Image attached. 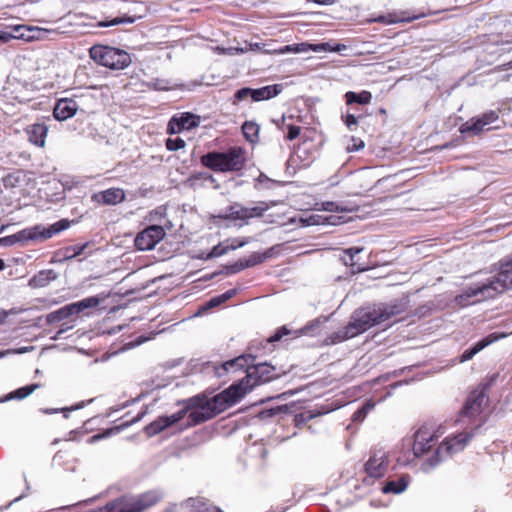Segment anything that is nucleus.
<instances>
[{
    "mask_svg": "<svg viewBox=\"0 0 512 512\" xmlns=\"http://www.w3.org/2000/svg\"><path fill=\"white\" fill-rule=\"evenodd\" d=\"M405 309V303L398 300L359 308L352 313L348 324L332 333L328 339L331 344H337L354 338L371 327L382 324L392 317L403 313Z\"/></svg>",
    "mask_w": 512,
    "mask_h": 512,
    "instance_id": "f257e3e1",
    "label": "nucleus"
},
{
    "mask_svg": "<svg viewBox=\"0 0 512 512\" xmlns=\"http://www.w3.org/2000/svg\"><path fill=\"white\" fill-rule=\"evenodd\" d=\"M245 394L244 383L237 382L211 398L198 395L188 399V423L197 425L212 419L238 403Z\"/></svg>",
    "mask_w": 512,
    "mask_h": 512,
    "instance_id": "f03ea898",
    "label": "nucleus"
},
{
    "mask_svg": "<svg viewBox=\"0 0 512 512\" xmlns=\"http://www.w3.org/2000/svg\"><path fill=\"white\" fill-rule=\"evenodd\" d=\"M203 166L215 172H237L246 162L245 152L240 147H232L226 152H209L201 156Z\"/></svg>",
    "mask_w": 512,
    "mask_h": 512,
    "instance_id": "7ed1b4c3",
    "label": "nucleus"
},
{
    "mask_svg": "<svg viewBox=\"0 0 512 512\" xmlns=\"http://www.w3.org/2000/svg\"><path fill=\"white\" fill-rule=\"evenodd\" d=\"M472 434L462 432L453 437H447L435 450L434 454L428 458L422 465L425 472H429L439 463L451 457L453 454L462 451L471 439Z\"/></svg>",
    "mask_w": 512,
    "mask_h": 512,
    "instance_id": "20e7f679",
    "label": "nucleus"
},
{
    "mask_svg": "<svg viewBox=\"0 0 512 512\" xmlns=\"http://www.w3.org/2000/svg\"><path fill=\"white\" fill-rule=\"evenodd\" d=\"M162 498L159 491H148L132 498H121L106 505L108 512H142Z\"/></svg>",
    "mask_w": 512,
    "mask_h": 512,
    "instance_id": "39448f33",
    "label": "nucleus"
},
{
    "mask_svg": "<svg viewBox=\"0 0 512 512\" xmlns=\"http://www.w3.org/2000/svg\"><path fill=\"white\" fill-rule=\"evenodd\" d=\"M90 57L96 63L114 70L124 69L131 63V57L126 51L103 45L91 47Z\"/></svg>",
    "mask_w": 512,
    "mask_h": 512,
    "instance_id": "423d86ee",
    "label": "nucleus"
},
{
    "mask_svg": "<svg viewBox=\"0 0 512 512\" xmlns=\"http://www.w3.org/2000/svg\"><path fill=\"white\" fill-rule=\"evenodd\" d=\"M70 224L71 222L69 220L62 219L48 227L35 225L17 232L16 240H18V243L22 245L27 244L29 241H44L68 229Z\"/></svg>",
    "mask_w": 512,
    "mask_h": 512,
    "instance_id": "0eeeda50",
    "label": "nucleus"
},
{
    "mask_svg": "<svg viewBox=\"0 0 512 512\" xmlns=\"http://www.w3.org/2000/svg\"><path fill=\"white\" fill-rule=\"evenodd\" d=\"M496 378L497 375L494 374L488 383L480 384L471 392L461 412L462 418L474 420L481 415L484 405L488 402V390Z\"/></svg>",
    "mask_w": 512,
    "mask_h": 512,
    "instance_id": "6e6552de",
    "label": "nucleus"
},
{
    "mask_svg": "<svg viewBox=\"0 0 512 512\" xmlns=\"http://www.w3.org/2000/svg\"><path fill=\"white\" fill-rule=\"evenodd\" d=\"M277 377L278 374L274 366L268 363H259L248 367L245 378L241 379L239 383H244L245 393H247L255 386L269 382Z\"/></svg>",
    "mask_w": 512,
    "mask_h": 512,
    "instance_id": "1a4fd4ad",
    "label": "nucleus"
},
{
    "mask_svg": "<svg viewBox=\"0 0 512 512\" xmlns=\"http://www.w3.org/2000/svg\"><path fill=\"white\" fill-rule=\"evenodd\" d=\"M486 283L494 297L512 289V254L501 262L498 273Z\"/></svg>",
    "mask_w": 512,
    "mask_h": 512,
    "instance_id": "9d476101",
    "label": "nucleus"
},
{
    "mask_svg": "<svg viewBox=\"0 0 512 512\" xmlns=\"http://www.w3.org/2000/svg\"><path fill=\"white\" fill-rule=\"evenodd\" d=\"M490 298L494 296L487 283L483 282L465 288L460 295L456 296L455 302L461 307H466Z\"/></svg>",
    "mask_w": 512,
    "mask_h": 512,
    "instance_id": "9b49d317",
    "label": "nucleus"
},
{
    "mask_svg": "<svg viewBox=\"0 0 512 512\" xmlns=\"http://www.w3.org/2000/svg\"><path fill=\"white\" fill-rule=\"evenodd\" d=\"M490 298L494 296L487 283L483 282L465 288L460 295L456 296L455 302L461 307H466Z\"/></svg>",
    "mask_w": 512,
    "mask_h": 512,
    "instance_id": "f8f14e48",
    "label": "nucleus"
},
{
    "mask_svg": "<svg viewBox=\"0 0 512 512\" xmlns=\"http://www.w3.org/2000/svg\"><path fill=\"white\" fill-rule=\"evenodd\" d=\"M165 235L166 232L161 225H150L136 235L135 247L140 251L152 250Z\"/></svg>",
    "mask_w": 512,
    "mask_h": 512,
    "instance_id": "ddd939ff",
    "label": "nucleus"
},
{
    "mask_svg": "<svg viewBox=\"0 0 512 512\" xmlns=\"http://www.w3.org/2000/svg\"><path fill=\"white\" fill-rule=\"evenodd\" d=\"M439 435L432 426L423 425L414 434L413 453L420 457L428 452L437 442Z\"/></svg>",
    "mask_w": 512,
    "mask_h": 512,
    "instance_id": "4468645a",
    "label": "nucleus"
},
{
    "mask_svg": "<svg viewBox=\"0 0 512 512\" xmlns=\"http://www.w3.org/2000/svg\"><path fill=\"white\" fill-rule=\"evenodd\" d=\"M388 452L383 449H375L365 464V471L370 478H381L388 470Z\"/></svg>",
    "mask_w": 512,
    "mask_h": 512,
    "instance_id": "2eb2a0df",
    "label": "nucleus"
},
{
    "mask_svg": "<svg viewBox=\"0 0 512 512\" xmlns=\"http://www.w3.org/2000/svg\"><path fill=\"white\" fill-rule=\"evenodd\" d=\"M499 118L496 111H488L479 117H473L461 125V133L478 134L486 129V127L494 123ZM489 130V128H487Z\"/></svg>",
    "mask_w": 512,
    "mask_h": 512,
    "instance_id": "dca6fc26",
    "label": "nucleus"
},
{
    "mask_svg": "<svg viewBox=\"0 0 512 512\" xmlns=\"http://www.w3.org/2000/svg\"><path fill=\"white\" fill-rule=\"evenodd\" d=\"M189 409L187 407L174 413L170 416H160L149 425L146 426L145 431L148 436H155L162 432L164 429L170 427L171 425L177 423L187 414Z\"/></svg>",
    "mask_w": 512,
    "mask_h": 512,
    "instance_id": "f3484780",
    "label": "nucleus"
},
{
    "mask_svg": "<svg viewBox=\"0 0 512 512\" xmlns=\"http://www.w3.org/2000/svg\"><path fill=\"white\" fill-rule=\"evenodd\" d=\"M91 198L99 205H116L125 200V192L121 188H110L94 193Z\"/></svg>",
    "mask_w": 512,
    "mask_h": 512,
    "instance_id": "a211bd4d",
    "label": "nucleus"
},
{
    "mask_svg": "<svg viewBox=\"0 0 512 512\" xmlns=\"http://www.w3.org/2000/svg\"><path fill=\"white\" fill-rule=\"evenodd\" d=\"M78 108L79 105L77 104L76 100L72 98H62L56 102L53 115L55 119L59 121H65L73 117L76 114Z\"/></svg>",
    "mask_w": 512,
    "mask_h": 512,
    "instance_id": "6ab92c4d",
    "label": "nucleus"
},
{
    "mask_svg": "<svg viewBox=\"0 0 512 512\" xmlns=\"http://www.w3.org/2000/svg\"><path fill=\"white\" fill-rule=\"evenodd\" d=\"M48 130V126L44 123H33L26 127L25 132L31 144L43 148L45 146Z\"/></svg>",
    "mask_w": 512,
    "mask_h": 512,
    "instance_id": "aec40b11",
    "label": "nucleus"
},
{
    "mask_svg": "<svg viewBox=\"0 0 512 512\" xmlns=\"http://www.w3.org/2000/svg\"><path fill=\"white\" fill-rule=\"evenodd\" d=\"M250 360H251L250 356L249 357H246V356L236 357L234 359L224 362L220 366L214 367L215 374L218 377H222L230 370L237 371V370L245 369L247 371V368L251 366L249 364Z\"/></svg>",
    "mask_w": 512,
    "mask_h": 512,
    "instance_id": "412c9836",
    "label": "nucleus"
},
{
    "mask_svg": "<svg viewBox=\"0 0 512 512\" xmlns=\"http://www.w3.org/2000/svg\"><path fill=\"white\" fill-rule=\"evenodd\" d=\"M15 34H12L7 31H0V42H8L10 39H25L31 40L33 38H38L39 36L30 35L28 33L37 31L38 33L42 31V29H32L23 25H18L14 27Z\"/></svg>",
    "mask_w": 512,
    "mask_h": 512,
    "instance_id": "4be33fe9",
    "label": "nucleus"
},
{
    "mask_svg": "<svg viewBox=\"0 0 512 512\" xmlns=\"http://www.w3.org/2000/svg\"><path fill=\"white\" fill-rule=\"evenodd\" d=\"M504 336L505 335H497L495 333L489 334L488 336L477 342L473 347L466 349L461 355L460 361L466 362L472 359L477 353H479L485 347H487L488 345L492 344L493 342Z\"/></svg>",
    "mask_w": 512,
    "mask_h": 512,
    "instance_id": "5701e85b",
    "label": "nucleus"
},
{
    "mask_svg": "<svg viewBox=\"0 0 512 512\" xmlns=\"http://www.w3.org/2000/svg\"><path fill=\"white\" fill-rule=\"evenodd\" d=\"M283 90L281 84L267 85L258 89H252V100L255 102L269 100L279 95Z\"/></svg>",
    "mask_w": 512,
    "mask_h": 512,
    "instance_id": "b1692460",
    "label": "nucleus"
},
{
    "mask_svg": "<svg viewBox=\"0 0 512 512\" xmlns=\"http://www.w3.org/2000/svg\"><path fill=\"white\" fill-rule=\"evenodd\" d=\"M57 278V273L52 269L41 270L35 274L28 285L32 288H42Z\"/></svg>",
    "mask_w": 512,
    "mask_h": 512,
    "instance_id": "393cba45",
    "label": "nucleus"
},
{
    "mask_svg": "<svg viewBox=\"0 0 512 512\" xmlns=\"http://www.w3.org/2000/svg\"><path fill=\"white\" fill-rule=\"evenodd\" d=\"M408 484L409 476L404 475L396 480L387 481L386 484L382 487V492L385 494H400L407 489Z\"/></svg>",
    "mask_w": 512,
    "mask_h": 512,
    "instance_id": "a878e982",
    "label": "nucleus"
},
{
    "mask_svg": "<svg viewBox=\"0 0 512 512\" xmlns=\"http://www.w3.org/2000/svg\"><path fill=\"white\" fill-rule=\"evenodd\" d=\"M75 315L71 304L65 305L61 307L60 309L53 311L46 315V322L48 324H53L60 322L62 320H65L69 318L70 316Z\"/></svg>",
    "mask_w": 512,
    "mask_h": 512,
    "instance_id": "bb28decb",
    "label": "nucleus"
},
{
    "mask_svg": "<svg viewBox=\"0 0 512 512\" xmlns=\"http://www.w3.org/2000/svg\"><path fill=\"white\" fill-rule=\"evenodd\" d=\"M362 248L359 247H351L343 251V255L341 260L346 266H350L352 268H356L358 271L364 270L363 267L358 265V260H352V257H357L359 253L362 252Z\"/></svg>",
    "mask_w": 512,
    "mask_h": 512,
    "instance_id": "cd10ccee",
    "label": "nucleus"
},
{
    "mask_svg": "<svg viewBox=\"0 0 512 512\" xmlns=\"http://www.w3.org/2000/svg\"><path fill=\"white\" fill-rule=\"evenodd\" d=\"M223 219H231V220H242L247 223L248 214L247 207L241 206L239 204L231 205L228 208V213L225 216H220Z\"/></svg>",
    "mask_w": 512,
    "mask_h": 512,
    "instance_id": "c85d7f7f",
    "label": "nucleus"
},
{
    "mask_svg": "<svg viewBox=\"0 0 512 512\" xmlns=\"http://www.w3.org/2000/svg\"><path fill=\"white\" fill-rule=\"evenodd\" d=\"M317 151L308 147L306 143L301 144L296 152L297 157L302 161L303 166H308L315 159Z\"/></svg>",
    "mask_w": 512,
    "mask_h": 512,
    "instance_id": "c756f323",
    "label": "nucleus"
},
{
    "mask_svg": "<svg viewBox=\"0 0 512 512\" xmlns=\"http://www.w3.org/2000/svg\"><path fill=\"white\" fill-rule=\"evenodd\" d=\"M345 98L346 103L349 105L353 103L365 105L371 102L372 95L369 91H362L360 93L349 91L345 94Z\"/></svg>",
    "mask_w": 512,
    "mask_h": 512,
    "instance_id": "7c9ffc66",
    "label": "nucleus"
},
{
    "mask_svg": "<svg viewBox=\"0 0 512 512\" xmlns=\"http://www.w3.org/2000/svg\"><path fill=\"white\" fill-rule=\"evenodd\" d=\"M177 119L180 121V127H182L184 130H191L197 127L200 123L199 116L189 112H184L177 115Z\"/></svg>",
    "mask_w": 512,
    "mask_h": 512,
    "instance_id": "2f4dec72",
    "label": "nucleus"
},
{
    "mask_svg": "<svg viewBox=\"0 0 512 512\" xmlns=\"http://www.w3.org/2000/svg\"><path fill=\"white\" fill-rule=\"evenodd\" d=\"M100 303V300L96 296L87 297L85 299H82L78 302L71 303V307L75 314H78L88 308H94L98 306Z\"/></svg>",
    "mask_w": 512,
    "mask_h": 512,
    "instance_id": "473e14b6",
    "label": "nucleus"
},
{
    "mask_svg": "<svg viewBox=\"0 0 512 512\" xmlns=\"http://www.w3.org/2000/svg\"><path fill=\"white\" fill-rule=\"evenodd\" d=\"M259 129L258 124L251 121H246L242 125L243 135L251 143L258 141Z\"/></svg>",
    "mask_w": 512,
    "mask_h": 512,
    "instance_id": "72a5a7b5",
    "label": "nucleus"
},
{
    "mask_svg": "<svg viewBox=\"0 0 512 512\" xmlns=\"http://www.w3.org/2000/svg\"><path fill=\"white\" fill-rule=\"evenodd\" d=\"M40 387L39 384H31L27 385L21 388H18L14 391H12L8 396L7 399H24L28 397L30 394H32L36 389Z\"/></svg>",
    "mask_w": 512,
    "mask_h": 512,
    "instance_id": "f704fd0d",
    "label": "nucleus"
},
{
    "mask_svg": "<svg viewBox=\"0 0 512 512\" xmlns=\"http://www.w3.org/2000/svg\"><path fill=\"white\" fill-rule=\"evenodd\" d=\"M375 404L372 401H366L359 409H357L351 417L352 422H362L367 414L374 408Z\"/></svg>",
    "mask_w": 512,
    "mask_h": 512,
    "instance_id": "c9c22d12",
    "label": "nucleus"
},
{
    "mask_svg": "<svg viewBox=\"0 0 512 512\" xmlns=\"http://www.w3.org/2000/svg\"><path fill=\"white\" fill-rule=\"evenodd\" d=\"M238 293V290L237 289H230V290H227L226 292H224L223 294L219 295V296H216V297H213L211 298L207 304H206V307L207 308H213V307H216L222 303H224L225 301L231 299L232 297H234L236 294Z\"/></svg>",
    "mask_w": 512,
    "mask_h": 512,
    "instance_id": "e433bc0d",
    "label": "nucleus"
},
{
    "mask_svg": "<svg viewBox=\"0 0 512 512\" xmlns=\"http://www.w3.org/2000/svg\"><path fill=\"white\" fill-rule=\"evenodd\" d=\"M87 246H88V243L76 244V245H71V246L65 247L63 249L64 259H66V260L73 259L76 256L81 255L83 253V251L87 248Z\"/></svg>",
    "mask_w": 512,
    "mask_h": 512,
    "instance_id": "4c0bfd02",
    "label": "nucleus"
},
{
    "mask_svg": "<svg viewBox=\"0 0 512 512\" xmlns=\"http://www.w3.org/2000/svg\"><path fill=\"white\" fill-rule=\"evenodd\" d=\"M270 208L267 202H259L254 207H247L248 220L254 217H261Z\"/></svg>",
    "mask_w": 512,
    "mask_h": 512,
    "instance_id": "58836bf2",
    "label": "nucleus"
},
{
    "mask_svg": "<svg viewBox=\"0 0 512 512\" xmlns=\"http://www.w3.org/2000/svg\"><path fill=\"white\" fill-rule=\"evenodd\" d=\"M268 257H269V255L267 252H264V253L254 252L248 258L244 259L245 266H247V268L254 267L258 264L263 263Z\"/></svg>",
    "mask_w": 512,
    "mask_h": 512,
    "instance_id": "ea45409f",
    "label": "nucleus"
},
{
    "mask_svg": "<svg viewBox=\"0 0 512 512\" xmlns=\"http://www.w3.org/2000/svg\"><path fill=\"white\" fill-rule=\"evenodd\" d=\"M135 20H136L135 17H130V16L115 17L110 21L99 22L98 26L99 27H110V26L119 25V24H131V23H134Z\"/></svg>",
    "mask_w": 512,
    "mask_h": 512,
    "instance_id": "a19ab883",
    "label": "nucleus"
},
{
    "mask_svg": "<svg viewBox=\"0 0 512 512\" xmlns=\"http://www.w3.org/2000/svg\"><path fill=\"white\" fill-rule=\"evenodd\" d=\"M345 46L341 44L331 45L328 42L313 45V52H340Z\"/></svg>",
    "mask_w": 512,
    "mask_h": 512,
    "instance_id": "79ce46f5",
    "label": "nucleus"
},
{
    "mask_svg": "<svg viewBox=\"0 0 512 512\" xmlns=\"http://www.w3.org/2000/svg\"><path fill=\"white\" fill-rule=\"evenodd\" d=\"M84 405H85V403L81 402V403L76 404L74 406L67 407V408H61V409L60 408H56V409L44 408V409H41V412L44 413V414H55V413H58V412H62L64 418H68L69 417V413L71 411L78 410V409L84 407Z\"/></svg>",
    "mask_w": 512,
    "mask_h": 512,
    "instance_id": "37998d69",
    "label": "nucleus"
},
{
    "mask_svg": "<svg viewBox=\"0 0 512 512\" xmlns=\"http://www.w3.org/2000/svg\"><path fill=\"white\" fill-rule=\"evenodd\" d=\"M185 145H186L185 141L182 138H180V137L168 138L166 140V148L169 151L180 150V149L184 148Z\"/></svg>",
    "mask_w": 512,
    "mask_h": 512,
    "instance_id": "c03bdc74",
    "label": "nucleus"
},
{
    "mask_svg": "<svg viewBox=\"0 0 512 512\" xmlns=\"http://www.w3.org/2000/svg\"><path fill=\"white\" fill-rule=\"evenodd\" d=\"M183 130L184 129L182 127H180V121L177 119V115H174L168 122L167 133L168 134H177Z\"/></svg>",
    "mask_w": 512,
    "mask_h": 512,
    "instance_id": "a18cd8bd",
    "label": "nucleus"
},
{
    "mask_svg": "<svg viewBox=\"0 0 512 512\" xmlns=\"http://www.w3.org/2000/svg\"><path fill=\"white\" fill-rule=\"evenodd\" d=\"M246 268H247V266H245L244 259H240V260L236 261L235 263L226 266V273L227 274H236Z\"/></svg>",
    "mask_w": 512,
    "mask_h": 512,
    "instance_id": "49530a36",
    "label": "nucleus"
},
{
    "mask_svg": "<svg viewBox=\"0 0 512 512\" xmlns=\"http://www.w3.org/2000/svg\"><path fill=\"white\" fill-rule=\"evenodd\" d=\"M252 88H248V87H245V88H241L239 90L236 91L235 95H234V104L236 102H240V101H243L245 99H247L248 97H251L252 98Z\"/></svg>",
    "mask_w": 512,
    "mask_h": 512,
    "instance_id": "de8ad7c7",
    "label": "nucleus"
},
{
    "mask_svg": "<svg viewBox=\"0 0 512 512\" xmlns=\"http://www.w3.org/2000/svg\"><path fill=\"white\" fill-rule=\"evenodd\" d=\"M148 87L153 88L155 90L163 91L169 88V82L163 79H152L148 83Z\"/></svg>",
    "mask_w": 512,
    "mask_h": 512,
    "instance_id": "09e8293b",
    "label": "nucleus"
},
{
    "mask_svg": "<svg viewBox=\"0 0 512 512\" xmlns=\"http://www.w3.org/2000/svg\"><path fill=\"white\" fill-rule=\"evenodd\" d=\"M291 333L290 330H288L285 326H282L280 327L274 335H272L268 341L273 343V342H276V341H279L280 339H282L284 336L286 335H289Z\"/></svg>",
    "mask_w": 512,
    "mask_h": 512,
    "instance_id": "8fccbe9b",
    "label": "nucleus"
},
{
    "mask_svg": "<svg viewBox=\"0 0 512 512\" xmlns=\"http://www.w3.org/2000/svg\"><path fill=\"white\" fill-rule=\"evenodd\" d=\"M287 129H288V132L286 134V138L288 140H294L296 139L299 134H300V131H301V128L299 126H296V125H287Z\"/></svg>",
    "mask_w": 512,
    "mask_h": 512,
    "instance_id": "3c124183",
    "label": "nucleus"
},
{
    "mask_svg": "<svg viewBox=\"0 0 512 512\" xmlns=\"http://www.w3.org/2000/svg\"><path fill=\"white\" fill-rule=\"evenodd\" d=\"M294 45V53H306L309 51H313V45L310 43H299V44H293Z\"/></svg>",
    "mask_w": 512,
    "mask_h": 512,
    "instance_id": "603ef678",
    "label": "nucleus"
},
{
    "mask_svg": "<svg viewBox=\"0 0 512 512\" xmlns=\"http://www.w3.org/2000/svg\"><path fill=\"white\" fill-rule=\"evenodd\" d=\"M228 251H229V247L222 246L219 244V245L213 247L209 256L210 257H219V256L226 254Z\"/></svg>",
    "mask_w": 512,
    "mask_h": 512,
    "instance_id": "864d4df0",
    "label": "nucleus"
},
{
    "mask_svg": "<svg viewBox=\"0 0 512 512\" xmlns=\"http://www.w3.org/2000/svg\"><path fill=\"white\" fill-rule=\"evenodd\" d=\"M209 180L211 182L214 181V177L207 173V172H202V173H197V174H193L190 178H189V181L190 182H194L196 180Z\"/></svg>",
    "mask_w": 512,
    "mask_h": 512,
    "instance_id": "5fc2aeb1",
    "label": "nucleus"
},
{
    "mask_svg": "<svg viewBox=\"0 0 512 512\" xmlns=\"http://www.w3.org/2000/svg\"><path fill=\"white\" fill-rule=\"evenodd\" d=\"M16 233L13 235L5 236L3 238H0V243L4 246H12L18 243V240H16Z\"/></svg>",
    "mask_w": 512,
    "mask_h": 512,
    "instance_id": "6e6d98bb",
    "label": "nucleus"
},
{
    "mask_svg": "<svg viewBox=\"0 0 512 512\" xmlns=\"http://www.w3.org/2000/svg\"><path fill=\"white\" fill-rule=\"evenodd\" d=\"M256 181L259 185H263L265 188H270V184L273 183V180L263 173H260Z\"/></svg>",
    "mask_w": 512,
    "mask_h": 512,
    "instance_id": "4d7b16f0",
    "label": "nucleus"
},
{
    "mask_svg": "<svg viewBox=\"0 0 512 512\" xmlns=\"http://www.w3.org/2000/svg\"><path fill=\"white\" fill-rule=\"evenodd\" d=\"M275 54H287V53H294V45H285L283 47H280L279 49L274 50Z\"/></svg>",
    "mask_w": 512,
    "mask_h": 512,
    "instance_id": "13d9d810",
    "label": "nucleus"
},
{
    "mask_svg": "<svg viewBox=\"0 0 512 512\" xmlns=\"http://www.w3.org/2000/svg\"><path fill=\"white\" fill-rule=\"evenodd\" d=\"M247 243H248L247 239H243V240L234 239L233 243L228 246L229 247V251L230 250H235V249L240 248V247H243Z\"/></svg>",
    "mask_w": 512,
    "mask_h": 512,
    "instance_id": "bf43d9fd",
    "label": "nucleus"
},
{
    "mask_svg": "<svg viewBox=\"0 0 512 512\" xmlns=\"http://www.w3.org/2000/svg\"><path fill=\"white\" fill-rule=\"evenodd\" d=\"M347 127L352 130L357 125V118L353 114H348L345 119Z\"/></svg>",
    "mask_w": 512,
    "mask_h": 512,
    "instance_id": "052dcab7",
    "label": "nucleus"
},
{
    "mask_svg": "<svg viewBox=\"0 0 512 512\" xmlns=\"http://www.w3.org/2000/svg\"><path fill=\"white\" fill-rule=\"evenodd\" d=\"M8 350L11 351V355L12 354H24V353L32 351L33 347L32 346H24V347H20L17 349H8Z\"/></svg>",
    "mask_w": 512,
    "mask_h": 512,
    "instance_id": "680f3d73",
    "label": "nucleus"
},
{
    "mask_svg": "<svg viewBox=\"0 0 512 512\" xmlns=\"http://www.w3.org/2000/svg\"><path fill=\"white\" fill-rule=\"evenodd\" d=\"M252 449L255 450V452H257L261 456V458H263V459L267 455V450H266V448L263 445H256L255 444V445H253Z\"/></svg>",
    "mask_w": 512,
    "mask_h": 512,
    "instance_id": "e2e57ef3",
    "label": "nucleus"
},
{
    "mask_svg": "<svg viewBox=\"0 0 512 512\" xmlns=\"http://www.w3.org/2000/svg\"><path fill=\"white\" fill-rule=\"evenodd\" d=\"M323 209L330 212L338 211V205L335 202H324Z\"/></svg>",
    "mask_w": 512,
    "mask_h": 512,
    "instance_id": "0e129e2a",
    "label": "nucleus"
},
{
    "mask_svg": "<svg viewBox=\"0 0 512 512\" xmlns=\"http://www.w3.org/2000/svg\"><path fill=\"white\" fill-rule=\"evenodd\" d=\"M108 435H110V431H106V432H105V433H103V434H96V435H93V436L89 439V442H90V443H94V442H96V441H98V440H100V439H102V438H104V437H106V436H108Z\"/></svg>",
    "mask_w": 512,
    "mask_h": 512,
    "instance_id": "69168bd1",
    "label": "nucleus"
},
{
    "mask_svg": "<svg viewBox=\"0 0 512 512\" xmlns=\"http://www.w3.org/2000/svg\"><path fill=\"white\" fill-rule=\"evenodd\" d=\"M14 313V310H9V311H6V310H2L0 311V324L4 323L5 320L7 319V317Z\"/></svg>",
    "mask_w": 512,
    "mask_h": 512,
    "instance_id": "338daca9",
    "label": "nucleus"
},
{
    "mask_svg": "<svg viewBox=\"0 0 512 512\" xmlns=\"http://www.w3.org/2000/svg\"><path fill=\"white\" fill-rule=\"evenodd\" d=\"M200 512H223V511L217 507L212 506V507H207L203 511H200Z\"/></svg>",
    "mask_w": 512,
    "mask_h": 512,
    "instance_id": "774afa93",
    "label": "nucleus"
}]
</instances>
